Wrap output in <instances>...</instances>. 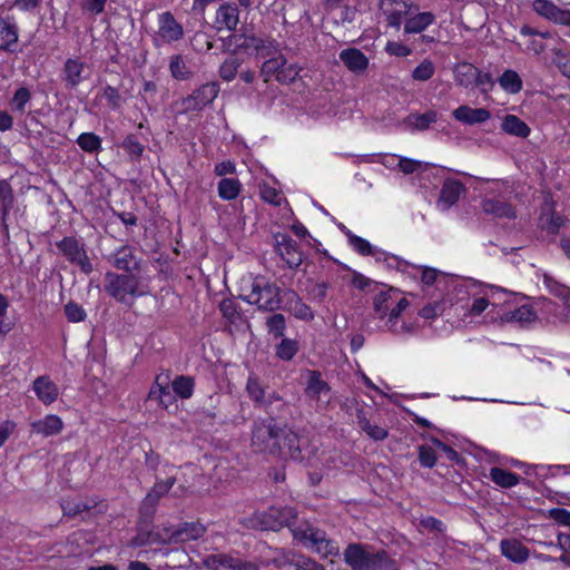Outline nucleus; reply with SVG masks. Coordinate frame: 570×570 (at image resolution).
Returning a JSON list of instances; mask_svg holds the SVG:
<instances>
[{
  "label": "nucleus",
  "mask_w": 570,
  "mask_h": 570,
  "mask_svg": "<svg viewBox=\"0 0 570 570\" xmlns=\"http://www.w3.org/2000/svg\"><path fill=\"white\" fill-rule=\"evenodd\" d=\"M343 556L353 570H399L396 561L386 551H374L361 543L348 544Z\"/></svg>",
  "instance_id": "f257e3e1"
},
{
  "label": "nucleus",
  "mask_w": 570,
  "mask_h": 570,
  "mask_svg": "<svg viewBox=\"0 0 570 570\" xmlns=\"http://www.w3.org/2000/svg\"><path fill=\"white\" fill-rule=\"evenodd\" d=\"M294 539L298 540L304 547L312 549L324 558L338 554V546L328 539L325 531L314 527L309 522H302L292 528Z\"/></svg>",
  "instance_id": "f03ea898"
},
{
  "label": "nucleus",
  "mask_w": 570,
  "mask_h": 570,
  "mask_svg": "<svg viewBox=\"0 0 570 570\" xmlns=\"http://www.w3.org/2000/svg\"><path fill=\"white\" fill-rule=\"evenodd\" d=\"M297 518V512L291 507H271L263 512L254 513L248 520V527L257 530H273L277 531L283 527H288L291 530L294 528V522Z\"/></svg>",
  "instance_id": "7ed1b4c3"
},
{
  "label": "nucleus",
  "mask_w": 570,
  "mask_h": 570,
  "mask_svg": "<svg viewBox=\"0 0 570 570\" xmlns=\"http://www.w3.org/2000/svg\"><path fill=\"white\" fill-rule=\"evenodd\" d=\"M105 292L120 303L130 304V297H138L145 294L139 288L140 277L137 274L108 272L105 275Z\"/></svg>",
  "instance_id": "20e7f679"
},
{
  "label": "nucleus",
  "mask_w": 570,
  "mask_h": 570,
  "mask_svg": "<svg viewBox=\"0 0 570 570\" xmlns=\"http://www.w3.org/2000/svg\"><path fill=\"white\" fill-rule=\"evenodd\" d=\"M243 299L264 312H275L283 305L281 288L274 283H262L258 279L253 282L249 294L243 296Z\"/></svg>",
  "instance_id": "39448f33"
},
{
  "label": "nucleus",
  "mask_w": 570,
  "mask_h": 570,
  "mask_svg": "<svg viewBox=\"0 0 570 570\" xmlns=\"http://www.w3.org/2000/svg\"><path fill=\"white\" fill-rule=\"evenodd\" d=\"M279 426L275 424V419L271 417L269 421H263L254 425L252 432V446L256 452H268L274 454L279 451L281 443H278Z\"/></svg>",
  "instance_id": "423d86ee"
},
{
  "label": "nucleus",
  "mask_w": 570,
  "mask_h": 570,
  "mask_svg": "<svg viewBox=\"0 0 570 570\" xmlns=\"http://www.w3.org/2000/svg\"><path fill=\"white\" fill-rule=\"evenodd\" d=\"M246 390L250 399L263 406L271 415L281 416L282 411L286 407V404L276 394H272L267 399L264 397L265 391L257 377L250 376L248 379Z\"/></svg>",
  "instance_id": "0eeeda50"
},
{
  "label": "nucleus",
  "mask_w": 570,
  "mask_h": 570,
  "mask_svg": "<svg viewBox=\"0 0 570 570\" xmlns=\"http://www.w3.org/2000/svg\"><path fill=\"white\" fill-rule=\"evenodd\" d=\"M56 246L71 264L79 266L82 273L90 274L94 271L83 245L73 237H65Z\"/></svg>",
  "instance_id": "6e6552de"
},
{
  "label": "nucleus",
  "mask_w": 570,
  "mask_h": 570,
  "mask_svg": "<svg viewBox=\"0 0 570 570\" xmlns=\"http://www.w3.org/2000/svg\"><path fill=\"white\" fill-rule=\"evenodd\" d=\"M305 395L313 401L318 409H326L332 400L331 387L322 380L318 371H308Z\"/></svg>",
  "instance_id": "1a4fd4ad"
},
{
  "label": "nucleus",
  "mask_w": 570,
  "mask_h": 570,
  "mask_svg": "<svg viewBox=\"0 0 570 570\" xmlns=\"http://www.w3.org/2000/svg\"><path fill=\"white\" fill-rule=\"evenodd\" d=\"M277 439L281 446L279 451H275V455L292 460H301L303 458L302 449L306 441L297 433L286 428H279Z\"/></svg>",
  "instance_id": "9d476101"
},
{
  "label": "nucleus",
  "mask_w": 570,
  "mask_h": 570,
  "mask_svg": "<svg viewBox=\"0 0 570 570\" xmlns=\"http://www.w3.org/2000/svg\"><path fill=\"white\" fill-rule=\"evenodd\" d=\"M219 85L217 82H207L196 89L190 96L183 99L181 106L185 111L200 110L217 97Z\"/></svg>",
  "instance_id": "9b49d317"
},
{
  "label": "nucleus",
  "mask_w": 570,
  "mask_h": 570,
  "mask_svg": "<svg viewBox=\"0 0 570 570\" xmlns=\"http://www.w3.org/2000/svg\"><path fill=\"white\" fill-rule=\"evenodd\" d=\"M175 482L176 478L174 476L167 480H159L147 493L140 507V514L146 521H149L154 517L159 500L168 493Z\"/></svg>",
  "instance_id": "f8f14e48"
},
{
  "label": "nucleus",
  "mask_w": 570,
  "mask_h": 570,
  "mask_svg": "<svg viewBox=\"0 0 570 570\" xmlns=\"http://www.w3.org/2000/svg\"><path fill=\"white\" fill-rule=\"evenodd\" d=\"M112 265L128 274H139L142 267V258L137 256L136 249L129 245L119 247L109 258Z\"/></svg>",
  "instance_id": "ddd939ff"
},
{
  "label": "nucleus",
  "mask_w": 570,
  "mask_h": 570,
  "mask_svg": "<svg viewBox=\"0 0 570 570\" xmlns=\"http://www.w3.org/2000/svg\"><path fill=\"white\" fill-rule=\"evenodd\" d=\"M90 75V67L86 62L79 58H68L61 71V79L66 87L73 89L82 81L89 79Z\"/></svg>",
  "instance_id": "4468645a"
},
{
  "label": "nucleus",
  "mask_w": 570,
  "mask_h": 570,
  "mask_svg": "<svg viewBox=\"0 0 570 570\" xmlns=\"http://www.w3.org/2000/svg\"><path fill=\"white\" fill-rule=\"evenodd\" d=\"M532 9L547 20L570 27V10L561 9L549 0H534Z\"/></svg>",
  "instance_id": "2eb2a0df"
},
{
  "label": "nucleus",
  "mask_w": 570,
  "mask_h": 570,
  "mask_svg": "<svg viewBox=\"0 0 570 570\" xmlns=\"http://www.w3.org/2000/svg\"><path fill=\"white\" fill-rule=\"evenodd\" d=\"M412 4L401 0H381L380 9L386 17L389 26L399 29L404 16L412 13Z\"/></svg>",
  "instance_id": "dca6fc26"
},
{
  "label": "nucleus",
  "mask_w": 570,
  "mask_h": 570,
  "mask_svg": "<svg viewBox=\"0 0 570 570\" xmlns=\"http://www.w3.org/2000/svg\"><path fill=\"white\" fill-rule=\"evenodd\" d=\"M276 249L289 268H297L303 263V255L297 243L287 235L276 238Z\"/></svg>",
  "instance_id": "f3484780"
},
{
  "label": "nucleus",
  "mask_w": 570,
  "mask_h": 570,
  "mask_svg": "<svg viewBox=\"0 0 570 570\" xmlns=\"http://www.w3.org/2000/svg\"><path fill=\"white\" fill-rule=\"evenodd\" d=\"M206 528L199 522H186L179 528L173 530L164 543H181L190 540H197L204 535Z\"/></svg>",
  "instance_id": "a211bd4d"
},
{
  "label": "nucleus",
  "mask_w": 570,
  "mask_h": 570,
  "mask_svg": "<svg viewBox=\"0 0 570 570\" xmlns=\"http://www.w3.org/2000/svg\"><path fill=\"white\" fill-rule=\"evenodd\" d=\"M239 13L240 11L236 3H222L216 11L215 23L217 24V30L225 28L228 31H235L239 23Z\"/></svg>",
  "instance_id": "6ab92c4d"
},
{
  "label": "nucleus",
  "mask_w": 570,
  "mask_h": 570,
  "mask_svg": "<svg viewBox=\"0 0 570 570\" xmlns=\"http://www.w3.org/2000/svg\"><path fill=\"white\" fill-rule=\"evenodd\" d=\"M19 28L13 17L0 18V50L13 52L18 42Z\"/></svg>",
  "instance_id": "aec40b11"
},
{
  "label": "nucleus",
  "mask_w": 570,
  "mask_h": 570,
  "mask_svg": "<svg viewBox=\"0 0 570 570\" xmlns=\"http://www.w3.org/2000/svg\"><path fill=\"white\" fill-rule=\"evenodd\" d=\"M482 212L499 219L517 218L514 206L508 202L498 198H484L481 203Z\"/></svg>",
  "instance_id": "412c9836"
},
{
  "label": "nucleus",
  "mask_w": 570,
  "mask_h": 570,
  "mask_svg": "<svg viewBox=\"0 0 570 570\" xmlns=\"http://www.w3.org/2000/svg\"><path fill=\"white\" fill-rule=\"evenodd\" d=\"M170 383V372H163L156 376L155 383L153 384L149 393V400L158 401L159 405L168 409V402L165 400V396H168L169 403L174 402V396L168 390V385Z\"/></svg>",
  "instance_id": "4be33fe9"
},
{
  "label": "nucleus",
  "mask_w": 570,
  "mask_h": 570,
  "mask_svg": "<svg viewBox=\"0 0 570 570\" xmlns=\"http://www.w3.org/2000/svg\"><path fill=\"white\" fill-rule=\"evenodd\" d=\"M158 35L164 41L174 42L183 37L184 30L170 12H164L159 17Z\"/></svg>",
  "instance_id": "5701e85b"
},
{
  "label": "nucleus",
  "mask_w": 570,
  "mask_h": 570,
  "mask_svg": "<svg viewBox=\"0 0 570 570\" xmlns=\"http://www.w3.org/2000/svg\"><path fill=\"white\" fill-rule=\"evenodd\" d=\"M501 553L512 562L522 563L529 559L530 551L519 540L503 539L500 542Z\"/></svg>",
  "instance_id": "b1692460"
},
{
  "label": "nucleus",
  "mask_w": 570,
  "mask_h": 570,
  "mask_svg": "<svg viewBox=\"0 0 570 570\" xmlns=\"http://www.w3.org/2000/svg\"><path fill=\"white\" fill-rule=\"evenodd\" d=\"M14 205L13 189L6 179L0 180V224L3 232L8 233V216Z\"/></svg>",
  "instance_id": "393cba45"
},
{
  "label": "nucleus",
  "mask_w": 570,
  "mask_h": 570,
  "mask_svg": "<svg viewBox=\"0 0 570 570\" xmlns=\"http://www.w3.org/2000/svg\"><path fill=\"white\" fill-rule=\"evenodd\" d=\"M30 426L33 433L47 438L59 434L63 429V422L58 415L49 414L42 420L32 422Z\"/></svg>",
  "instance_id": "a878e982"
},
{
  "label": "nucleus",
  "mask_w": 570,
  "mask_h": 570,
  "mask_svg": "<svg viewBox=\"0 0 570 570\" xmlns=\"http://www.w3.org/2000/svg\"><path fill=\"white\" fill-rule=\"evenodd\" d=\"M33 391L43 404L53 403L59 394L57 385L48 376H39L33 381Z\"/></svg>",
  "instance_id": "bb28decb"
},
{
  "label": "nucleus",
  "mask_w": 570,
  "mask_h": 570,
  "mask_svg": "<svg viewBox=\"0 0 570 570\" xmlns=\"http://www.w3.org/2000/svg\"><path fill=\"white\" fill-rule=\"evenodd\" d=\"M340 58L348 70L356 73L364 71L368 65V59L365 55L355 48L344 49L341 51Z\"/></svg>",
  "instance_id": "cd10ccee"
},
{
  "label": "nucleus",
  "mask_w": 570,
  "mask_h": 570,
  "mask_svg": "<svg viewBox=\"0 0 570 570\" xmlns=\"http://www.w3.org/2000/svg\"><path fill=\"white\" fill-rule=\"evenodd\" d=\"M399 289L390 287L387 291L381 292L374 297V311L379 318H384L390 314L392 305L395 302V296H399Z\"/></svg>",
  "instance_id": "c85d7f7f"
},
{
  "label": "nucleus",
  "mask_w": 570,
  "mask_h": 570,
  "mask_svg": "<svg viewBox=\"0 0 570 570\" xmlns=\"http://www.w3.org/2000/svg\"><path fill=\"white\" fill-rule=\"evenodd\" d=\"M240 561L230 556L219 553L206 557L203 560V564L209 570H230L232 568L239 569Z\"/></svg>",
  "instance_id": "c756f323"
},
{
  "label": "nucleus",
  "mask_w": 570,
  "mask_h": 570,
  "mask_svg": "<svg viewBox=\"0 0 570 570\" xmlns=\"http://www.w3.org/2000/svg\"><path fill=\"white\" fill-rule=\"evenodd\" d=\"M501 127L504 132L521 138H525L530 134L529 126L514 115H507Z\"/></svg>",
  "instance_id": "7c9ffc66"
},
{
  "label": "nucleus",
  "mask_w": 570,
  "mask_h": 570,
  "mask_svg": "<svg viewBox=\"0 0 570 570\" xmlns=\"http://www.w3.org/2000/svg\"><path fill=\"white\" fill-rule=\"evenodd\" d=\"M285 296L288 297L287 304L289 305L288 309L293 312L295 317L301 320H312L314 317V314L308 305L302 302V299L298 297V295L292 291L288 289L285 292Z\"/></svg>",
  "instance_id": "2f4dec72"
},
{
  "label": "nucleus",
  "mask_w": 570,
  "mask_h": 570,
  "mask_svg": "<svg viewBox=\"0 0 570 570\" xmlns=\"http://www.w3.org/2000/svg\"><path fill=\"white\" fill-rule=\"evenodd\" d=\"M461 187L459 183L451 180L445 181L441 189L439 206H441L442 209H448L459 199Z\"/></svg>",
  "instance_id": "473e14b6"
},
{
  "label": "nucleus",
  "mask_w": 570,
  "mask_h": 570,
  "mask_svg": "<svg viewBox=\"0 0 570 570\" xmlns=\"http://www.w3.org/2000/svg\"><path fill=\"white\" fill-rule=\"evenodd\" d=\"M434 21V14L431 12H421L406 20L404 31L406 33H419Z\"/></svg>",
  "instance_id": "72a5a7b5"
},
{
  "label": "nucleus",
  "mask_w": 570,
  "mask_h": 570,
  "mask_svg": "<svg viewBox=\"0 0 570 570\" xmlns=\"http://www.w3.org/2000/svg\"><path fill=\"white\" fill-rule=\"evenodd\" d=\"M540 226L550 233H557L558 229L563 225L564 220L562 216L557 215L552 212L551 206L546 204L542 208V213L539 218Z\"/></svg>",
  "instance_id": "f704fd0d"
},
{
  "label": "nucleus",
  "mask_w": 570,
  "mask_h": 570,
  "mask_svg": "<svg viewBox=\"0 0 570 570\" xmlns=\"http://www.w3.org/2000/svg\"><path fill=\"white\" fill-rule=\"evenodd\" d=\"M195 381L191 376L179 375L171 382L174 393L180 399H190L194 393Z\"/></svg>",
  "instance_id": "c9c22d12"
},
{
  "label": "nucleus",
  "mask_w": 570,
  "mask_h": 570,
  "mask_svg": "<svg viewBox=\"0 0 570 570\" xmlns=\"http://www.w3.org/2000/svg\"><path fill=\"white\" fill-rule=\"evenodd\" d=\"M284 65H286V58L282 55L265 60L261 68L264 81L268 82L272 77L276 78Z\"/></svg>",
  "instance_id": "e433bc0d"
},
{
  "label": "nucleus",
  "mask_w": 570,
  "mask_h": 570,
  "mask_svg": "<svg viewBox=\"0 0 570 570\" xmlns=\"http://www.w3.org/2000/svg\"><path fill=\"white\" fill-rule=\"evenodd\" d=\"M491 480L502 487V488H512L519 483L520 476L515 473L505 471L501 468H492L490 470Z\"/></svg>",
  "instance_id": "4c0bfd02"
},
{
  "label": "nucleus",
  "mask_w": 570,
  "mask_h": 570,
  "mask_svg": "<svg viewBox=\"0 0 570 570\" xmlns=\"http://www.w3.org/2000/svg\"><path fill=\"white\" fill-rule=\"evenodd\" d=\"M240 191V183L235 178H223L218 183V195L225 200L235 199Z\"/></svg>",
  "instance_id": "58836bf2"
},
{
  "label": "nucleus",
  "mask_w": 570,
  "mask_h": 570,
  "mask_svg": "<svg viewBox=\"0 0 570 570\" xmlns=\"http://www.w3.org/2000/svg\"><path fill=\"white\" fill-rule=\"evenodd\" d=\"M360 428L373 440L382 441L387 438V430L376 424H372L362 412L357 414Z\"/></svg>",
  "instance_id": "ea45409f"
},
{
  "label": "nucleus",
  "mask_w": 570,
  "mask_h": 570,
  "mask_svg": "<svg viewBox=\"0 0 570 570\" xmlns=\"http://www.w3.org/2000/svg\"><path fill=\"white\" fill-rule=\"evenodd\" d=\"M266 328L269 335H272L274 338H283L285 328H286V321L285 316L279 313L272 314L266 318Z\"/></svg>",
  "instance_id": "a19ab883"
},
{
  "label": "nucleus",
  "mask_w": 570,
  "mask_h": 570,
  "mask_svg": "<svg viewBox=\"0 0 570 570\" xmlns=\"http://www.w3.org/2000/svg\"><path fill=\"white\" fill-rule=\"evenodd\" d=\"M169 70L173 78L178 80H187L191 77V71L188 68L185 59L180 55L173 56L169 63Z\"/></svg>",
  "instance_id": "79ce46f5"
},
{
  "label": "nucleus",
  "mask_w": 570,
  "mask_h": 570,
  "mask_svg": "<svg viewBox=\"0 0 570 570\" xmlns=\"http://www.w3.org/2000/svg\"><path fill=\"white\" fill-rule=\"evenodd\" d=\"M500 86L510 94H517L522 89V80L513 70H505L499 78Z\"/></svg>",
  "instance_id": "37998d69"
},
{
  "label": "nucleus",
  "mask_w": 570,
  "mask_h": 570,
  "mask_svg": "<svg viewBox=\"0 0 570 570\" xmlns=\"http://www.w3.org/2000/svg\"><path fill=\"white\" fill-rule=\"evenodd\" d=\"M242 59L236 56H230L220 65L218 73L223 80L232 81L242 66Z\"/></svg>",
  "instance_id": "c03bdc74"
},
{
  "label": "nucleus",
  "mask_w": 570,
  "mask_h": 570,
  "mask_svg": "<svg viewBox=\"0 0 570 570\" xmlns=\"http://www.w3.org/2000/svg\"><path fill=\"white\" fill-rule=\"evenodd\" d=\"M465 76H475L474 86L480 88L482 92H487L493 86L492 79L489 73L481 72L476 67L465 63Z\"/></svg>",
  "instance_id": "a18cd8bd"
},
{
  "label": "nucleus",
  "mask_w": 570,
  "mask_h": 570,
  "mask_svg": "<svg viewBox=\"0 0 570 570\" xmlns=\"http://www.w3.org/2000/svg\"><path fill=\"white\" fill-rule=\"evenodd\" d=\"M298 351V343L295 340L282 338L281 343L276 345V356L283 361H291Z\"/></svg>",
  "instance_id": "49530a36"
},
{
  "label": "nucleus",
  "mask_w": 570,
  "mask_h": 570,
  "mask_svg": "<svg viewBox=\"0 0 570 570\" xmlns=\"http://www.w3.org/2000/svg\"><path fill=\"white\" fill-rule=\"evenodd\" d=\"M535 312L527 305H523L504 315L503 320L508 322L530 323L535 320Z\"/></svg>",
  "instance_id": "de8ad7c7"
},
{
  "label": "nucleus",
  "mask_w": 570,
  "mask_h": 570,
  "mask_svg": "<svg viewBox=\"0 0 570 570\" xmlns=\"http://www.w3.org/2000/svg\"><path fill=\"white\" fill-rule=\"evenodd\" d=\"M410 126L419 129L424 130L426 129L432 122L436 121V112L435 111H428L425 114H412L410 115L405 120Z\"/></svg>",
  "instance_id": "09e8293b"
},
{
  "label": "nucleus",
  "mask_w": 570,
  "mask_h": 570,
  "mask_svg": "<svg viewBox=\"0 0 570 570\" xmlns=\"http://www.w3.org/2000/svg\"><path fill=\"white\" fill-rule=\"evenodd\" d=\"M79 147L87 153H96L101 148V139L94 132H83L78 139Z\"/></svg>",
  "instance_id": "8fccbe9b"
},
{
  "label": "nucleus",
  "mask_w": 570,
  "mask_h": 570,
  "mask_svg": "<svg viewBox=\"0 0 570 570\" xmlns=\"http://www.w3.org/2000/svg\"><path fill=\"white\" fill-rule=\"evenodd\" d=\"M254 43L256 45L255 51L262 58L272 57L279 51V45L275 40L261 38V40H255Z\"/></svg>",
  "instance_id": "3c124183"
},
{
  "label": "nucleus",
  "mask_w": 570,
  "mask_h": 570,
  "mask_svg": "<svg viewBox=\"0 0 570 570\" xmlns=\"http://www.w3.org/2000/svg\"><path fill=\"white\" fill-rule=\"evenodd\" d=\"M91 507L82 501L63 500L61 509L67 517L80 515L82 512L89 511Z\"/></svg>",
  "instance_id": "603ef678"
},
{
  "label": "nucleus",
  "mask_w": 570,
  "mask_h": 570,
  "mask_svg": "<svg viewBox=\"0 0 570 570\" xmlns=\"http://www.w3.org/2000/svg\"><path fill=\"white\" fill-rule=\"evenodd\" d=\"M301 71V68L297 65H284V67L281 68L279 73L276 77V80L281 83H292L296 80Z\"/></svg>",
  "instance_id": "864d4df0"
},
{
  "label": "nucleus",
  "mask_w": 570,
  "mask_h": 570,
  "mask_svg": "<svg viewBox=\"0 0 570 570\" xmlns=\"http://www.w3.org/2000/svg\"><path fill=\"white\" fill-rule=\"evenodd\" d=\"M491 117L489 110L484 108H469L465 107V124H481Z\"/></svg>",
  "instance_id": "5fc2aeb1"
},
{
  "label": "nucleus",
  "mask_w": 570,
  "mask_h": 570,
  "mask_svg": "<svg viewBox=\"0 0 570 570\" xmlns=\"http://www.w3.org/2000/svg\"><path fill=\"white\" fill-rule=\"evenodd\" d=\"M121 147L132 157V158H139L142 155L144 146L138 141L136 136L129 135L127 136Z\"/></svg>",
  "instance_id": "6e6d98bb"
},
{
  "label": "nucleus",
  "mask_w": 570,
  "mask_h": 570,
  "mask_svg": "<svg viewBox=\"0 0 570 570\" xmlns=\"http://www.w3.org/2000/svg\"><path fill=\"white\" fill-rule=\"evenodd\" d=\"M543 283L552 294L568 301V297L570 295V288L559 284L557 281H554L551 276L547 274L543 275Z\"/></svg>",
  "instance_id": "4d7b16f0"
},
{
  "label": "nucleus",
  "mask_w": 570,
  "mask_h": 570,
  "mask_svg": "<svg viewBox=\"0 0 570 570\" xmlns=\"http://www.w3.org/2000/svg\"><path fill=\"white\" fill-rule=\"evenodd\" d=\"M65 314L68 321L77 323L86 318L85 309L75 302H69L65 305Z\"/></svg>",
  "instance_id": "13d9d810"
},
{
  "label": "nucleus",
  "mask_w": 570,
  "mask_h": 570,
  "mask_svg": "<svg viewBox=\"0 0 570 570\" xmlns=\"http://www.w3.org/2000/svg\"><path fill=\"white\" fill-rule=\"evenodd\" d=\"M31 94L29 89L26 87H21L14 92L11 104L17 111L23 112L24 107L29 102Z\"/></svg>",
  "instance_id": "bf43d9fd"
},
{
  "label": "nucleus",
  "mask_w": 570,
  "mask_h": 570,
  "mask_svg": "<svg viewBox=\"0 0 570 570\" xmlns=\"http://www.w3.org/2000/svg\"><path fill=\"white\" fill-rule=\"evenodd\" d=\"M553 53V63L564 77L570 79V58L561 49H554Z\"/></svg>",
  "instance_id": "052dcab7"
},
{
  "label": "nucleus",
  "mask_w": 570,
  "mask_h": 570,
  "mask_svg": "<svg viewBox=\"0 0 570 570\" xmlns=\"http://www.w3.org/2000/svg\"><path fill=\"white\" fill-rule=\"evenodd\" d=\"M434 73V66L430 60H424L413 70V78L415 80L425 81Z\"/></svg>",
  "instance_id": "680f3d73"
},
{
  "label": "nucleus",
  "mask_w": 570,
  "mask_h": 570,
  "mask_svg": "<svg viewBox=\"0 0 570 570\" xmlns=\"http://www.w3.org/2000/svg\"><path fill=\"white\" fill-rule=\"evenodd\" d=\"M348 236L350 244L361 254V255H372V245L364 238L358 237L356 235L346 233Z\"/></svg>",
  "instance_id": "e2e57ef3"
},
{
  "label": "nucleus",
  "mask_w": 570,
  "mask_h": 570,
  "mask_svg": "<svg viewBox=\"0 0 570 570\" xmlns=\"http://www.w3.org/2000/svg\"><path fill=\"white\" fill-rule=\"evenodd\" d=\"M419 460L423 466L432 468L436 462L435 451L429 445L419 448Z\"/></svg>",
  "instance_id": "0e129e2a"
},
{
  "label": "nucleus",
  "mask_w": 570,
  "mask_h": 570,
  "mask_svg": "<svg viewBox=\"0 0 570 570\" xmlns=\"http://www.w3.org/2000/svg\"><path fill=\"white\" fill-rule=\"evenodd\" d=\"M294 561H296L294 570H325L323 564L303 554H301V558L295 559Z\"/></svg>",
  "instance_id": "69168bd1"
},
{
  "label": "nucleus",
  "mask_w": 570,
  "mask_h": 570,
  "mask_svg": "<svg viewBox=\"0 0 570 570\" xmlns=\"http://www.w3.org/2000/svg\"><path fill=\"white\" fill-rule=\"evenodd\" d=\"M104 97L107 99L109 106L114 109H118L122 105V98L118 89L112 86L105 87Z\"/></svg>",
  "instance_id": "338daca9"
},
{
  "label": "nucleus",
  "mask_w": 570,
  "mask_h": 570,
  "mask_svg": "<svg viewBox=\"0 0 570 570\" xmlns=\"http://www.w3.org/2000/svg\"><path fill=\"white\" fill-rule=\"evenodd\" d=\"M558 546L568 554H563L560 557V560L564 563L569 564L570 560V532L569 533H559L558 534Z\"/></svg>",
  "instance_id": "774afa93"
}]
</instances>
